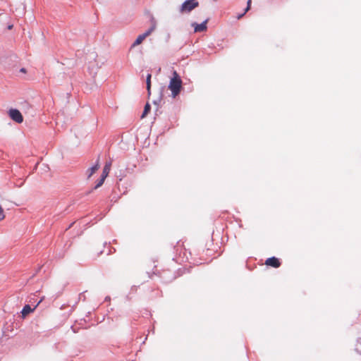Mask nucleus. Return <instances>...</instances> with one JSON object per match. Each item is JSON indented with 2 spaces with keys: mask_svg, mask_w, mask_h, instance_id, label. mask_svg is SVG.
Instances as JSON below:
<instances>
[{
  "mask_svg": "<svg viewBox=\"0 0 361 361\" xmlns=\"http://www.w3.org/2000/svg\"><path fill=\"white\" fill-rule=\"evenodd\" d=\"M173 77L169 84V89L171 91L172 97L175 98L179 93L182 86V80L176 71L173 73Z\"/></svg>",
  "mask_w": 361,
  "mask_h": 361,
  "instance_id": "f257e3e1",
  "label": "nucleus"
},
{
  "mask_svg": "<svg viewBox=\"0 0 361 361\" xmlns=\"http://www.w3.org/2000/svg\"><path fill=\"white\" fill-rule=\"evenodd\" d=\"M198 6L199 3L196 0H186L182 4L180 8V12L182 13H190Z\"/></svg>",
  "mask_w": 361,
  "mask_h": 361,
  "instance_id": "f03ea898",
  "label": "nucleus"
},
{
  "mask_svg": "<svg viewBox=\"0 0 361 361\" xmlns=\"http://www.w3.org/2000/svg\"><path fill=\"white\" fill-rule=\"evenodd\" d=\"M155 27H156V24L155 23H153L152 25V26L145 32H144L143 34L142 35H140L137 39H135V41L133 42V44H132L131 47H134L135 46H137L139 45L140 44H141L143 40L148 36H149L151 35V33L155 30Z\"/></svg>",
  "mask_w": 361,
  "mask_h": 361,
  "instance_id": "7ed1b4c3",
  "label": "nucleus"
},
{
  "mask_svg": "<svg viewBox=\"0 0 361 361\" xmlns=\"http://www.w3.org/2000/svg\"><path fill=\"white\" fill-rule=\"evenodd\" d=\"M8 115L11 118L18 123H21L23 121V117L18 109H11L8 111Z\"/></svg>",
  "mask_w": 361,
  "mask_h": 361,
  "instance_id": "20e7f679",
  "label": "nucleus"
},
{
  "mask_svg": "<svg viewBox=\"0 0 361 361\" xmlns=\"http://www.w3.org/2000/svg\"><path fill=\"white\" fill-rule=\"evenodd\" d=\"M41 302L42 299L39 300L33 307H31L30 305H25L21 311L22 317L25 318L28 314L32 312Z\"/></svg>",
  "mask_w": 361,
  "mask_h": 361,
  "instance_id": "39448f33",
  "label": "nucleus"
},
{
  "mask_svg": "<svg viewBox=\"0 0 361 361\" xmlns=\"http://www.w3.org/2000/svg\"><path fill=\"white\" fill-rule=\"evenodd\" d=\"M208 22V19H206L202 23L198 24L196 23H192V26L194 27L195 32H204L207 30V23Z\"/></svg>",
  "mask_w": 361,
  "mask_h": 361,
  "instance_id": "423d86ee",
  "label": "nucleus"
},
{
  "mask_svg": "<svg viewBox=\"0 0 361 361\" xmlns=\"http://www.w3.org/2000/svg\"><path fill=\"white\" fill-rule=\"evenodd\" d=\"M265 264L267 266H270V267H272L274 268H278L281 265V263H280L279 259L275 257H271L268 258L266 260Z\"/></svg>",
  "mask_w": 361,
  "mask_h": 361,
  "instance_id": "0eeeda50",
  "label": "nucleus"
},
{
  "mask_svg": "<svg viewBox=\"0 0 361 361\" xmlns=\"http://www.w3.org/2000/svg\"><path fill=\"white\" fill-rule=\"evenodd\" d=\"M99 168V159L96 164L87 171V178H90Z\"/></svg>",
  "mask_w": 361,
  "mask_h": 361,
  "instance_id": "6e6552de",
  "label": "nucleus"
},
{
  "mask_svg": "<svg viewBox=\"0 0 361 361\" xmlns=\"http://www.w3.org/2000/svg\"><path fill=\"white\" fill-rule=\"evenodd\" d=\"M111 166V161L106 162L104 166L102 176H103L104 177H107V176L109 175V173L110 171Z\"/></svg>",
  "mask_w": 361,
  "mask_h": 361,
  "instance_id": "1a4fd4ad",
  "label": "nucleus"
},
{
  "mask_svg": "<svg viewBox=\"0 0 361 361\" xmlns=\"http://www.w3.org/2000/svg\"><path fill=\"white\" fill-rule=\"evenodd\" d=\"M151 74H148L146 79V84H147V90L148 92V94H150V87H151Z\"/></svg>",
  "mask_w": 361,
  "mask_h": 361,
  "instance_id": "9d476101",
  "label": "nucleus"
},
{
  "mask_svg": "<svg viewBox=\"0 0 361 361\" xmlns=\"http://www.w3.org/2000/svg\"><path fill=\"white\" fill-rule=\"evenodd\" d=\"M247 7L245 8V11L241 13V14H239L237 17L238 19H240L250 8V4H251V0H247Z\"/></svg>",
  "mask_w": 361,
  "mask_h": 361,
  "instance_id": "9b49d317",
  "label": "nucleus"
},
{
  "mask_svg": "<svg viewBox=\"0 0 361 361\" xmlns=\"http://www.w3.org/2000/svg\"><path fill=\"white\" fill-rule=\"evenodd\" d=\"M151 109L150 105L149 103H147L145 106L144 111L142 114V118H144L146 116V115L149 112Z\"/></svg>",
  "mask_w": 361,
  "mask_h": 361,
  "instance_id": "f8f14e48",
  "label": "nucleus"
},
{
  "mask_svg": "<svg viewBox=\"0 0 361 361\" xmlns=\"http://www.w3.org/2000/svg\"><path fill=\"white\" fill-rule=\"evenodd\" d=\"M106 177H104L103 176H101L99 180H98V182L97 183V184L95 185L94 186V189H97L98 188H99L100 186L102 185V184L104 183V180Z\"/></svg>",
  "mask_w": 361,
  "mask_h": 361,
  "instance_id": "ddd939ff",
  "label": "nucleus"
},
{
  "mask_svg": "<svg viewBox=\"0 0 361 361\" xmlns=\"http://www.w3.org/2000/svg\"><path fill=\"white\" fill-rule=\"evenodd\" d=\"M355 350L361 355V338L357 341V343L355 346Z\"/></svg>",
  "mask_w": 361,
  "mask_h": 361,
  "instance_id": "4468645a",
  "label": "nucleus"
},
{
  "mask_svg": "<svg viewBox=\"0 0 361 361\" xmlns=\"http://www.w3.org/2000/svg\"><path fill=\"white\" fill-rule=\"evenodd\" d=\"M5 214L3 208L0 206V221L4 219Z\"/></svg>",
  "mask_w": 361,
  "mask_h": 361,
  "instance_id": "2eb2a0df",
  "label": "nucleus"
},
{
  "mask_svg": "<svg viewBox=\"0 0 361 361\" xmlns=\"http://www.w3.org/2000/svg\"><path fill=\"white\" fill-rule=\"evenodd\" d=\"M20 71L21 73H26V69L25 68H20Z\"/></svg>",
  "mask_w": 361,
  "mask_h": 361,
  "instance_id": "dca6fc26",
  "label": "nucleus"
},
{
  "mask_svg": "<svg viewBox=\"0 0 361 361\" xmlns=\"http://www.w3.org/2000/svg\"><path fill=\"white\" fill-rule=\"evenodd\" d=\"M12 27H13V25H10L8 26V30H11Z\"/></svg>",
  "mask_w": 361,
  "mask_h": 361,
  "instance_id": "f3484780",
  "label": "nucleus"
}]
</instances>
